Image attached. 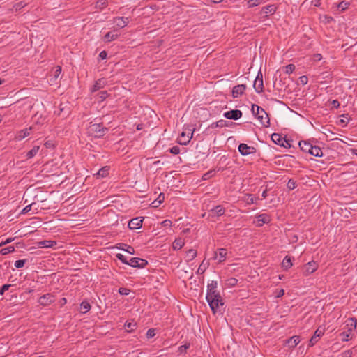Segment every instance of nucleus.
Masks as SVG:
<instances>
[{
  "label": "nucleus",
  "mask_w": 357,
  "mask_h": 357,
  "mask_svg": "<svg viewBox=\"0 0 357 357\" xmlns=\"http://www.w3.org/2000/svg\"><path fill=\"white\" fill-rule=\"evenodd\" d=\"M252 112L261 126L266 128L269 127L270 119L268 115L262 107L253 104L252 105Z\"/></svg>",
  "instance_id": "obj_1"
},
{
  "label": "nucleus",
  "mask_w": 357,
  "mask_h": 357,
  "mask_svg": "<svg viewBox=\"0 0 357 357\" xmlns=\"http://www.w3.org/2000/svg\"><path fill=\"white\" fill-rule=\"evenodd\" d=\"M357 321L355 318H350L346 321L347 331L340 333L341 340L344 342L348 341L351 338V333L356 328Z\"/></svg>",
  "instance_id": "obj_2"
},
{
  "label": "nucleus",
  "mask_w": 357,
  "mask_h": 357,
  "mask_svg": "<svg viewBox=\"0 0 357 357\" xmlns=\"http://www.w3.org/2000/svg\"><path fill=\"white\" fill-rule=\"evenodd\" d=\"M107 130V128H104L102 123H93L89 127V132L98 138L102 137Z\"/></svg>",
  "instance_id": "obj_3"
},
{
  "label": "nucleus",
  "mask_w": 357,
  "mask_h": 357,
  "mask_svg": "<svg viewBox=\"0 0 357 357\" xmlns=\"http://www.w3.org/2000/svg\"><path fill=\"white\" fill-rule=\"evenodd\" d=\"M206 299L208 301L213 314H215L218 312L220 306H222L224 305L220 295H218L217 297L206 298Z\"/></svg>",
  "instance_id": "obj_4"
},
{
  "label": "nucleus",
  "mask_w": 357,
  "mask_h": 357,
  "mask_svg": "<svg viewBox=\"0 0 357 357\" xmlns=\"http://www.w3.org/2000/svg\"><path fill=\"white\" fill-rule=\"evenodd\" d=\"M218 283L216 281H211V283H208L207 285V294L206 298H212L217 297L218 295H220V293L217 290Z\"/></svg>",
  "instance_id": "obj_5"
},
{
  "label": "nucleus",
  "mask_w": 357,
  "mask_h": 357,
  "mask_svg": "<svg viewBox=\"0 0 357 357\" xmlns=\"http://www.w3.org/2000/svg\"><path fill=\"white\" fill-rule=\"evenodd\" d=\"M148 264L146 260L139 258V257H132L128 261V265L134 267V268H144Z\"/></svg>",
  "instance_id": "obj_6"
},
{
  "label": "nucleus",
  "mask_w": 357,
  "mask_h": 357,
  "mask_svg": "<svg viewBox=\"0 0 357 357\" xmlns=\"http://www.w3.org/2000/svg\"><path fill=\"white\" fill-rule=\"evenodd\" d=\"M324 332L325 329L324 328L319 327L309 340L308 347H313L319 341V338L323 336Z\"/></svg>",
  "instance_id": "obj_7"
},
{
  "label": "nucleus",
  "mask_w": 357,
  "mask_h": 357,
  "mask_svg": "<svg viewBox=\"0 0 357 357\" xmlns=\"http://www.w3.org/2000/svg\"><path fill=\"white\" fill-rule=\"evenodd\" d=\"M253 87L257 93H260L264 90L263 77L261 71H259L254 81Z\"/></svg>",
  "instance_id": "obj_8"
},
{
  "label": "nucleus",
  "mask_w": 357,
  "mask_h": 357,
  "mask_svg": "<svg viewBox=\"0 0 357 357\" xmlns=\"http://www.w3.org/2000/svg\"><path fill=\"white\" fill-rule=\"evenodd\" d=\"M38 302L40 305L47 306L54 302V296L51 294H46L41 296Z\"/></svg>",
  "instance_id": "obj_9"
},
{
  "label": "nucleus",
  "mask_w": 357,
  "mask_h": 357,
  "mask_svg": "<svg viewBox=\"0 0 357 357\" xmlns=\"http://www.w3.org/2000/svg\"><path fill=\"white\" fill-rule=\"evenodd\" d=\"M243 115V113L239 109H232L228 112H226L223 114L224 117H225L227 119H232V120H238Z\"/></svg>",
  "instance_id": "obj_10"
},
{
  "label": "nucleus",
  "mask_w": 357,
  "mask_h": 357,
  "mask_svg": "<svg viewBox=\"0 0 357 357\" xmlns=\"http://www.w3.org/2000/svg\"><path fill=\"white\" fill-rule=\"evenodd\" d=\"M255 149L252 146H249L246 144L241 143L238 146V151L243 155H248L253 153Z\"/></svg>",
  "instance_id": "obj_11"
},
{
  "label": "nucleus",
  "mask_w": 357,
  "mask_h": 357,
  "mask_svg": "<svg viewBox=\"0 0 357 357\" xmlns=\"http://www.w3.org/2000/svg\"><path fill=\"white\" fill-rule=\"evenodd\" d=\"M143 219L140 217H137L130 220L128 222V227L130 229H137L142 227Z\"/></svg>",
  "instance_id": "obj_12"
},
{
  "label": "nucleus",
  "mask_w": 357,
  "mask_h": 357,
  "mask_svg": "<svg viewBox=\"0 0 357 357\" xmlns=\"http://www.w3.org/2000/svg\"><path fill=\"white\" fill-rule=\"evenodd\" d=\"M227 255V251L225 248H219L216 252H215L213 259H218L219 263H222L226 259Z\"/></svg>",
  "instance_id": "obj_13"
},
{
  "label": "nucleus",
  "mask_w": 357,
  "mask_h": 357,
  "mask_svg": "<svg viewBox=\"0 0 357 357\" xmlns=\"http://www.w3.org/2000/svg\"><path fill=\"white\" fill-rule=\"evenodd\" d=\"M271 139L272 141L280 146H283V147H286L285 144H284V142H286L287 144H289V143L287 142V141L283 138L280 134L278 133H273L271 135Z\"/></svg>",
  "instance_id": "obj_14"
},
{
  "label": "nucleus",
  "mask_w": 357,
  "mask_h": 357,
  "mask_svg": "<svg viewBox=\"0 0 357 357\" xmlns=\"http://www.w3.org/2000/svg\"><path fill=\"white\" fill-rule=\"evenodd\" d=\"M317 268V266L314 261L308 262L303 268V273L305 275H308L314 273Z\"/></svg>",
  "instance_id": "obj_15"
},
{
  "label": "nucleus",
  "mask_w": 357,
  "mask_h": 357,
  "mask_svg": "<svg viewBox=\"0 0 357 357\" xmlns=\"http://www.w3.org/2000/svg\"><path fill=\"white\" fill-rule=\"evenodd\" d=\"M301 342V337L298 335H294L291 337L285 340L286 344L289 348L292 349L296 347Z\"/></svg>",
  "instance_id": "obj_16"
},
{
  "label": "nucleus",
  "mask_w": 357,
  "mask_h": 357,
  "mask_svg": "<svg viewBox=\"0 0 357 357\" xmlns=\"http://www.w3.org/2000/svg\"><path fill=\"white\" fill-rule=\"evenodd\" d=\"M113 22H114V23L116 24V25L118 27L124 28L129 23V19H128V17H116L113 19Z\"/></svg>",
  "instance_id": "obj_17"
},
{
  "label": "nucleus",
  "mask_w": 357,
  "mask_h": 357,
  "mask_svg": "<svg viewBox=\"0 0 357 357\" xmlns=\"http://www.w3.org/2000/svg\"><path fill=\"white\" fill-rule=\"evenodd\" d=\"M246 89L245 84H239L235 86L232 89V96L234 98H238L241 96Z\"/></svg>",
  "instance_id": "obj_18"
},
{
  "label": "nucleus",
  "mask_w": 357,
  "mask_h": 357,
  "mask_svg": "<svg viewBox=\"0 0 357 357\" xmlns=\"http://www.w3.org/2000/svg\"><path fill=\"white\" fill-rule=\"evenodd\" d=\"M256 218V225L258 227H261L264 224L268 223L270 221L269 215L265 213L257 215Z\"/></svg>",
  "instance_id": "obj_19"
},
{
  "label": "nucleus",
  "mask_w": 357,
  "mask_h": 357,
  "mask_svg": "<svg viewBox=\"0 0 357 357\" xmlns=\"http://www.w3.org/2000/svg\"><path fill=\"white\" fill-rule=\"evenodd\" d=\"M32 129H33V128L31 126L29 128L20 130L19 132H17L15 138L17 140L23 139L26 137H28L30 135Z\"/></svg>",
  "instance_id": "obj_20"
},
{
  "label": "nucleus",
  "mask_w": 357,
  "mask_h": 357,
  "mask_svg": "<svg viewBox=\"0 0 357 357\" xmlns=\"http://www.w3.org/2000/svg\"><path fill=\"white\" fill-rule=\"evenodd\" d=\"M225 212V209L221 205H218L210 211L211 215L212 217L222 216V215H224Z\"/></svg>",
  "instance_id": "obj_21"
},
{
  "label": "nucleus",
  "mask_w": 357,
  "mask_h": 357,
  "mask_svg": "<svg viewBox=\"0 0 357 357\" xmlns=\"http://www.w3.org/2000/svg\"><path fill=\"white\" fill-rule=\"evenodd\" d=\"M56 244H57V243L55 241L45 240V241H41L38 242V248H54V246L56 245Z\"/></svg>",
  "instance_id": "obj_22"
},
{
  "label": "nucleus",
  "mask_w": 357,
  "mask_h": 357,
  "mask_svg": "<svg viewBox=\"0 0 357 357\" xmlns=\"http://www.w3.org/2000/svg\"><path fill=\"white\" fill-rule=\"evenodd\" d=\"M298 145L300 146V149L303 152L308 153H310V152L311 151L310 147L312 146V144L310 142H307V141H301L299 142Z\"/></svg>",
  "instance_id": "obj_23"
},
{
  "label": "nucleus",
  "mask_w": 357,
  "mask_h": 357,
  "mask_svg": "<svg viewBox=\"0 0 357 357\" xmlns=\"http://www.w3.org/2000/svg\"><path fill=\"white\" fill-rule=\"evenodd\" d=\"M118 37L119 34L116 33L115 32L109 31L105 35L104 41L105 43H109L117 39Z\"/></svg>",
  "instance_id": "obj_24"
},
{
  "label": "nucleus",
  "mask_w": 357,
  "mask_h": 357,
  "mask_svg": "<svg viewBox=\"0 0 357 357\" xmlns=\"http://www.w3.org/2000/svg\"><path fill=\"white\" fill-rule=\"evenodd\" d=\"M184 244L185 243L183 238H176L172 243V248L175 250H178L183 247Z\"/></svg>",
  "instance_id": "obj_25"
},
{
  "label": "nucleus",
  "mask_w": 357,
  "mask_h": 357,
  "mask_svg": "<svg viewBox=\"0 0 357 357\" xmlns=\"http://www.w3.org/2000/svg\"><path fill=\"white\" fill-rule=\"evenodd\" d=\"M229 126V122L224 120V119H220L216 122H214L211 125V128H224V127H228Z\"/></svg>",
  "instance_id": "obj_26"
},
{
  "label": "nucleus",
  "mask_w": 357,
  "mask_h": 357,
  "mask_svg": "<svg viewBox=\"0 0 357 357\" xmlns=\"http://www.w3.org/2000/svg\"><path fill=\"white\" fill-rule=\"evenodd\" d=\"M276 10L275 5H268L262 8L261 13H264L266 15L268 14H273Z\"/></svg>",
  "instance_id": "obj_27"
},
{
  "label": "nucleus",
  "mask_w": 357,
  "mask_h": 357,
  "mask_svg": "<svg viewBox=\"0 0 357 357\" xmlns=\"http://www.w3.org/2000/svg\"><path fill=\"white\" fill-rule=\"evenodd\" d=\"M311 148V151L310 154L316 157H321L323 155V153L320 147L317 146H313Z\"/></svg>",
  "instance_id": "obj_28"
},
{
  "label": "nucleus",
  "mask_w": 357,
  "mask_h": 357,
  "mask_svg": "<svg viewBox=\"0 0 357 357\" xmlns=\"http://www.w3.org/2000/svg\"><path fill=\"white\" fill-rule=\"evenodd\" d=\"M105 84V81L103 79H98L92 87V89H91L92 92H95V91L100 89L101 88L103 87Z\"/></svg>",
  "instance_id": "obj_29"
},
{
  "label": "nucleus",
  "mask_w": 357,
  "mask_h": 357,
  "mask_svg": "<svg viewBox=\"0 0 357 357\" xmlns=\"http://www.w3.org/2000/svg\"><path fill=\"white\" fill-rule=\"evenodd\" d=\"M91 309V305L87 301H82L80 304V312L83 314L88 312Z\"/></svg>",
  "instance_id": "obj_30"
},
{
  "label": "nucleus",
  "mask_w": 357,
  "mask_h": 357,
  "mask_svg": "<svg viewBox=\"0 0 357 357\" xmlns=\"http://www.w3.org/2000/svg\"><path fill=\"white\" fill-rule=\"evenodd\" d=\"M282 266L286 270L289 268L290 267H291L292 262H291V257L286 256L282 262Z\"/></svg>",
  "instance_id": "obj_31"
},
{
  "label": "nucleus",
  "mask_w": 357,
  "mask_h": 357,
  "mask_svg": "<svg viewBox=\"0 0 357 357\" xmlns=\"http://www.w3.org/2000/svg\"><path fill=\"white\" fill-rule=\"evenodd\" d=\"M40 149L39 146H34L29 151L26 153L27 158H33L38 152Z\"/></svg>",
  "instance_id": "obj_32"
},
{
  "label": "nucleus",
  "mask_w": 357,
  "mask_h": 357,
  "mask_svg": "<svg viewBox=\"0 0 357 357\" xmlns=\"http://www.w3.org/2000/svg\"><path fill=\"white\" fill-rule=\"evenodd\" d=\"M107 5H108L107 0H98L96 3V8L102 10L104 8H105L107 6Z\"/></svg>",
  "instance_id": "obj_33"
},
{
  "label": "nucleus",
  "mask_w": 357,
  "mask_h": 357,
  "mask_svg": "<svg viewBox=\"0 0 357 357\" xmlns=\"http://www.w3.org/2000/svg\"><path fill=\"white\" fill-rule=\"evenodd\" d=\"M197 250H195L194 249H190L186 252L187 260L191 261V260L194 259L197 257Z\"/></svg>",
  "instance_id": "obj_34"
},
{
  "label": "nucleus",
  "mask_w": 357,
  "mask_h": 357,
  "mask_svg": "<svg viewBox=\"0 0 357 357\" xmlns=\"http://www.w3.org/2000/svg\"><path fill=\"white\" fill-rule=\"evenodd\" d=\"M209 264L208 262H205V261H202V262L201 263V264L199 265V268H198V270H197V273L198 274H202L204 273V271L206 270V268H208Z\"/></svg>",
  "instance_id": "obj_35"
},
{
  "label": "nucleus",
  "mask_w": 357,
  "mask_h": 357,
  "mask_svg": "<svg viewBox=\"0 0 357 357\" xmlns=\"http://www.w3.org/2000/svg\"><path fill=\"white\" fill-rule=\"evenodd\" d=\"M124 326L128 332H132L136 328L137 324L135 322L126 321Z\"/></svg>",
  "instance_id": "obj_36"
},
{
  "label": "nucleus",
  "mask_w": 357,
  "mask_h": 357,
  "mask_svg": "<svg viewBox=\"0 0 357 357\" xmlns=\"http://www.w3.org/2000/svg\"><path fill=\"white\" fill-rule=\"evenodd\" d=\"M349 5L350 3L349 1H342L338 3L337 8L341 12H343L349 8Z\"/></svg>",
  "instance_id": "obj_37"
},
{
  "label": "nucleus",
  "mask_w": 357,
  "mask_h": 357,
  "mask_svg": "<svg viewBox=\"0 0 357 357\" xmlns=\"http://www.w3.org/2000/svg\"><path fill=\"white\" fill-rule=\"evenodd\" d=\"M15 250V248L13 246H8L5 248H2L0 251V252L2 254V255H7V254H9V253H11L13 252H14Z\"/></svg>",
  "instance_id": "obj_38"
},
{
  "label": "nucleus",
  "mask_w": 357,
  "mask_h": 357,
  "mask_svg": "<svg viewBox=\"0 0 357 357\" xmlns=\"http://www.w3.org/2000/svg\"><path fill=\"white\" fill-rule=\"evenodd\" d=\"M238 280L235 278H230L227 280V285L229 287H234L237 284Z\"/></svg>",
  "instance_id": "obj_39"
},
{
  "label": "nucleus",
  "mask_w": 357,
  "mask_h": 357,
  "mask_svg": "<svg viewBox=\"0 0 357 357\" xmlns=\"http://www.w3.org/2000/svg\"><path fill=\"white\" fill-rule=\"evenodd\" d=\"M262 2L261 0H249L248 1V7L252 8L261 4Z\"/></svg>",
  "instance_id": "obj_40"
},
{
  "label": "nucleus",
  "mask_w": 357,
  "mask_h": 357,
  "mask_svg": "<svg viewBox=\"0 0 357 357\" xmlns=\"http://www.w3.org/2000/svg\"><path fill=\"white\" fill-rule=\"evenodd\" d=\"M108 170L107 167H105L98 172L97 175L101 177H105L108 174Z\"/></svg>",
  "instance_id": "obj_41"
},
{
  "label": "nucleus",
  "mask_w": 357,
  "mask_h": 357,
  "mask_svg": "<svg viewBox=\"0 0 357 357\" xmlns=\"http://www.w3.org/2000/svg\"><path fill=\"white\" fill-rule=\"evenodd\" d=\"M285 70L284 72L287 73V74H291L292 73L294 70H295V66L294 64H288L285 67Z\"/></svg>",
  "instance_id": "obj_42"
},
{
  "label": "nucleus",
  "mask_w": 357,
  "mask_h": 357,
  "mask_svg": "<svg viewBox=\"0 0 357 357\" xmlns=\"http://www.w3.org/2000/svg\"><path fill=\"white\" fill-rule=\"evenodd\" d=\"M25 263H26V260L25 259H19V260L15 261V266L17 268H22L24 266Z\"/></svg>",
  "instance_id": "obj_43"
},
{
  "label": "nucleus",
  "mask_w": 357,
  "mask_h": 357,
  "mask_svg": "<svg viewBox=\"0 0 357 357\" xmlns=\"http://www.w3.org/2000/svg\"><path fill=\"white\" fill-rule=\"evenodd\" d=\"M116 258L118 259H119L122 263L125 264H128V261L129 260H127V259L125 257L124 255H123L121 253H118L116 254Z\"/></svg>",
  "instance_id": "obj_44"
},
{
  "label": "nucleus",
  "mask_w": 357,
  "mask_h": 357,
  "mask_svg": "<svg viewBox=\"0 0 357 357\" xmlns=\"http://www.w3.org/2000/svg\"><path fill=\"white\" fill-rule=\"evenodd\" d=\"M11 287V284H3L0 287V296H3L5 291H8Z\"/></svg>",
  "instance_id": "obj_45"
},
{
  "label": "nucleus",
  "mask_w": 357,
  "mask_h": 357,
  "mask_svg": "<svg viewBox=\"0 0 357 357\" xmlns=\"http://www.w3.org/2000/svg\"><path fill=\"white\" fill-rule=\"evenodd\" d=\"M146 335L148 339L153 337L155 335V330L154 328L149 329Z\"/></svg>",
  "instance_id": "obj_46"
},
{
  "label": "nucleus",
  "mask_w": 357,
  "mask_h": 357,
  "mask_svg": "<svg viewBox=\"0 0 357 357\" xmlns=\"http://www.w3.org/2000/svg\"><path fill=\"white\" fill-rule=\"evenodd\" d=\"M190 347V344H185L183 345H181L178 347V352L180 354L186 352V350Z\"/></svg>",
  "instance_id": "obj_47"
},
{
  "label": "nucleus",
  "mask_w": 357,
  "mask_h": 357,
  "mask_svg": "<svg viewBox=\"0 0 357 357\" xmlns=\"http://www.w3.org/2000/svg\"><path fill=\"white\" fill-rule=\"evenodd\" d=\"M130 292V290L127 289V288H125V287H121L119 289V293L121 294V295H128Z\"/></svg>",
  "instance_id": "obj_48"
},
{
  "label": "nucleus",
  "mask_w": 357,
  "mask_h": 357,
  "mask_svg": "<svg viewBox=\"0 0 357 357\" xmlns=\"http://www.w3.org/2000/svg\"><path fill=\"white\" fill-rule=\"evenodd\" d=\"M169 152L174 155H177L180 153V148L178 146H174L169 149Z\"/></svg>",
  "instance_id": "obj_49"
},
{
  "label": "nucleus",
  "mask_w": 357,
  "mask_h": 357,
  "mask_svg": "<svg viewBox=\"0 0 357 357\" xmlns=\"http://www.w3.org/2000/svg\"><path fill=\"white\" fill-rule=\"evenodd\" d=\"M61 73V67L58 66L56 67V69L54 72V79H57L59 77V76L60 75Z\"/></svg>",
  "instance_id": "obj_50"
},
{
  "label": "nucleus",
  "mask_w": 357,
  "mask_h": 357,
  "mask_svg": "<svg viewBox=\"0 0 357 357\" xmlns=\"http://www.w3.org/2000/svg\"><path fill=\"white\" fill-rule=\"evenodd\" d=\"M108 96V93L106 91H100L99 93V98L101 101H103Z\"/></svg>",
  "instance_id": "obj_51"
},
{
  "label": "nucleus",
  "mask_w": 357,
  "mask_h": 357,
  "mask_svg": "<svg viewBox=\"0 0 357 357\" xmlns=\"http://www.w3.org/2000/svg\"><path fill=\"white\" fill-rule=\"evenodd\" d=\"M34 203H32V204H28L26 206H25L21 213L22 214H25V213H27L28 212H29L31 210V207H32V205Z\"/></svg>",
  "instance_id": "obj_52"
},
{
  "label": "nucleus",
  "mask_w": 357,
  "mask_h": 357,
  "mask_svg": "<svg viewBox=\"0 0 357 357\" xmlns=\"http://www.w3.org/2000/svg\"><path fill=\"white\" fill-rule=\"evenodd\" d=\"M125 246L127 247L126 249L125 248H121L123 250H125L127 252H128L129 254H131V255H133L135 253V249L133 247L130 246V245H125Z\"/></svg>",
  "instance_id": "obj_53"
},
{
  "label": "nucleus",
  "mask_w": 357,
  "mask_h": 357,
  "mask_svg": "<svg viewBox=\"0 0 357 357\" xmlns=\"http://www.w3.org/2000/svg\"><path fill=\"white\" fill-rule=\"evenodd\" d=\"M25 6V3L23 1L17 3L14 5V8L15 10H20L22 8H23Z\"/></svg>",
  "instance_id": "obj_54"
},
{
  "label": "nucleus",
  "mask_w": 357,
  "mask_h": 357,
  "mask_svg": "<svg viewBox=\"0 0 357 357\" xmlns=\"http://www.w3.org/2000/svg\"><path fill=\"white\" fill-rule=\"evenodd\" d=\"M287 187L290 190L294 189L296 188V183H295L294 181L292 179L289 180L288 183H287Z\"/></svg>",
  "instance_id": "obj_55"
},
{
  "label": "nucleus",
  "mask_w": 357,
  "mask_h": 357,
  "mask_svg": "<svg viewBox=\"0 0 357 357\" xmlns=\"http://www.w3.org/2000/svg\"><path fill=\"white\" fill-rule=\"evenodd\" d=\"M300 82L303 85H305L308 82V78L305 75H303L299 77Z\"/></svg>",
  "instance_id": "obj_56"
},
{
  "label": "nucleus",
  "mask_w": 357,
  "mask_h": 357,
  "mask_svg": "<svg viewBox=\"0 0 357 357\" xmlns=\"http://www.w3.org/2000/svg\"><path fill=\"white\" fill-rule=\"evenodd\" d=\"M172 221L170 220H165L164 221L162 222L161 225L163 226V227H170L172 226Z\"/></svg>",
  "instance_id": "obj_57"
},
{
  "label": "nucleus",
  "mask_w": 357,
  "mask_h": 357,
  "mask_svg": "<svg viewBox=\"0 0 357 357\" xmlns=\"http://www.w3.org/2000/svg\"><path fill=\"white\" fill-rule=\"evenodd\" d=\"M348 116L349 115L347 114H342V116L345 117L347 119V120L341 119L340 120V123L347 125L349 123V120H350V119L348 117Z\"/></svg>",
  "instance_id": "obj_58"
},
{
  "label": "nucleus",
  "mask_w": 357,
  "mask_h": 357,
  "mask_svg": "<svg viewBox=\"0 0 357 357\" xmlns=\"http://www.w3.org/2000/svg\"><path fill=\"white\" fill-rule=\"evenodd\" d=\"M214 174V171H209L207 173L204 174L203 176L204 179H208L210 176Z\"/></svg>",
  "instance_id": "obj_59"
},
{
  "label": "nucleus",
  "mask_w": 357,
  "mask_h": 357,
  "mask_svg": "<svg viewBox=\"0 0 357 357\" xmlns=\"http://www.w3.org/2000/svg\"><path fill=\"white\" fill-rule=\"evenodd\" d=\"M107 53L106 51H102L100 54H99V57L103 60V59H105L107 58Z\"/></svg>",
  "instance_id": "obj_60"
},
{
  "label": "nucleus",
  "mask_w": 357,
  "mask_h": 357,
  "mask_svg": "<svg viewBox=\"0 0 357 357\" xmlns=\"http://www.w3.org/2000/svg\"><path fill=\"white\" fill-rule=\"evenodd\" d=\"M344 357H351L352 351L351 350H347L343 353Z\"/></svg>",
  "instance_id": "obj_61"
},
{
  "label": "nucleus",
  "mask_w": 357,
  "mask_h": 357,
  "mask_svg": "<svg viewBox=\"0 0 357 357\" xmlns=\"http://www.w3.org/2000/svg\"><path fill=\"white\" fill-rule=\"evenodd\" d=\"M331 104L335 108H338L340 107V102L337 100H333Z\"/></svg>",
  "instance_id": "obj_62"
},
{
  "label": "nucleus",
  "mask_w": 357,
  "mask_h": 357,
  "mask_svg": "<svg viewBox=\"0 0 357 357\" xmlns=\"http://www.w3.org/2000/svg\"><path fill=\"white\" fill-rule=\"evenodd\" d=\"M267 191H268L267 189H265L263 191V192L261 194V196H262L263 199H265L267 197Z\"/></svg>",
  "instance_id": "obj_63"
},
{
  "label": "nucleus",
  "mask_w": 357,
  "mask_h": 357,
  "mask_svg": "<svg viewBox=\"0 0 357 357\" xmlns=\"http://www.w3.org/2000/svg\"><path fill=\"white\" fill-rule=\"evenodd\" d=\"M351 153L354 155H357V149H351Z\"/></svg>",
  "instance_id": "obj_64"
}]
</instances>
